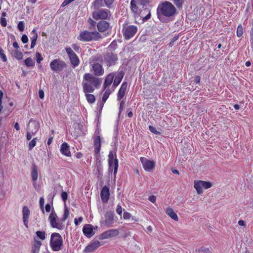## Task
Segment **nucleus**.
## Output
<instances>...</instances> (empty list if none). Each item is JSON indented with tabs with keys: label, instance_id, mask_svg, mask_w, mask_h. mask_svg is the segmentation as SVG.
Wrapping results in <instances>:
<instances>
[{
	"label": "nucleus",
	"instance_id": "obj_1",
	"mask_svg": "<svg viewBox=\"0 0 253 253\" xmlns=\"http://www.w3.org/2000/svg\"><path fill=\"white\" fill-rule=\"evenodd\" d=\"M102 83V79L95 77L90 73H85L83 76L82 86L84 93L93 92Z\"/></svg>",
	"mask_w": 253,
	"mask_h": 253
},
{
	"label": "nucleus",
	"instance_id": "obj_2",
	"mask_svg": "<svg viewBox=\"0 0 253 253\" xmlns=\"http://www.w3.org/2000/svg\"><path fill=\"white\" fill-rule=\"evenodd\" d=\"M149 0H131L130 8L135 17L142 16L148 11Z\"/></svg>",
	"mask_w": 253,
	"mask_h": 253
},
{
	"label": "nucleus",
	"instance_id": "obj_3",
	"mask_svg": "<svg viewBox=\"0 0 253 253\" xmlns=\"http://www.w3.org/2000/svg\"><path fill=\"white\" fill-rule=\"evenodd\" d=\"M102 38L101 35L97 31L89 32L84 30L80 33L77 39L83 42L97 41Z\"/></svg>",
	"mask_w": 253,
	"mask_h": 253
},
{
	"label": "nucleus",
	"instance_id": "obj_4",
	"mask_svg": "<svg viewBox=\"0 0 253 253\" xmlns=\"http://www.w3.org/2000/svg\"><path fill=\"white\" fill-rule=\"evenodd\" d=\"M49 245L54 252L61 250L63 246V241L61 235L57 232L52 233L50 236Z\"/></svg>",
	"mask_w": 253,
	"mask_h": 253
},
{
	"label": "nucleus",
	"instance_id": "obj_5",
	"mask_svg": "<svg viewBox=\"0 0 253 253\" xmlns=\"http://www.w3.org/2000/svg\"><path fill=\"white\" fill-rule=\"evenodd\" d=\"M160 10L161 13L164 16L168 17L174 15L176 10L174 6L171 2L168 1H165L162 3Z\"/></svg>",
	"mask_w": 253,
	"mask_h": 253
},
{
	"label": "nucleus",
	"instance_id": "obj_6",
	"mask_svg": "<svg viewBox=\"0 0 253 253\" xmlns=\"http://www.w3.org/2000/svg\"><path fill=\"white\" fill-rule=\"evenodd\" d=\"M48 221L51 227L59 230L64 229L65 226L61 219H59L54 211H52L48 217Z\"/></svg>",
	"mask_w": 253,
	"mask_h": 253
},
{
	"label": "nucleus",
	"instance_id": "obj_7",
	"mask_svg": "<svg viewBox=\"0 0 253 253\" xmlns=\"http://www.w3.org/2000/svg\"><path fill=\"white\" fill-rule=\"evenodd\" d=\"M137 31V27L136 26L130 25L127 24H124L122 29L124 37L126 40H129L132 38Z\"/></svg>",
	"mask_w": 253,
	"mask_h": 253
},
{
	"label": "nucleus",
	"instance_id": "obj_8",
	"mask_svg": "<svg viewBox=\"0 0 253 253\" xmlns=\"http://www.w3.org/2000/svg\"><path fill=\"white\" fill-rule=\"evenodd\" d=\"M65 51L68 55L71 64L74 68L78 66L80 63V59L76 53L70 47L65 48Z\"/></svg>",
	"mask_w": 253,
	"mask_h": 253
},
{
	"label": "nucleus",
	"instance_id": "obj_9",
	"mask_svg": "<svg viewBox=\"0 0 253 253\" xmlns=\"http://www.w3.org/2000/svg\"><path fill=\"white\" fill-rule=\"evenodd\" d=\"M92 16L96 20L109 19L111 16V13L109 10L103 9L94 11L93 12Z\"/></svg>",
	"mask_w": 253,
	"mask_h": 253
},
{
	"label": "nucleus",
	"instance_id": "obj_10",
	"mask_svg": "<svg viewBox=\"0 0 253 253\" xmlns=\"http://www.w3.org/2000/svg\"><path fill=\"white\" fill-rule=\"evenodd\" d=\"M50 67L52 71L59 72L66 67V64L64 61L60 59H54L50 62Z\"/></svg>",
	"mask_w": 253,
	"mask_h": 253
},
{
	"label": "nucleus",
	"instance_id": "obj_11",
	"mask_svg": "<svg viewBox=\"0 0 253 253\" xmlns=\"http://www.w3.org/2000/svg\"><path fill=\"white\" fill-rule=\"evenodd\" d=\"M99 131L96 130L94 133V135L93 137V145L94 147V152L96 155H98L100 153L101 149V138L99 135Z\"/></svg>",
	"mask_w": 253,
	"mask_h": 253
},
{
	"label": "nucleus",
	"instance_id": "obj_12",
	"mask_svg": "<svg viewBox=\"0 0 253 253\" xmlns=\"http://www.w3.org/2000/svg\"><path fill=\"white\" fill-rule=\"evenodd\" d=\"M140 160L145 171H151L154 169L155 167L154 161H150L143 157H140Z\"/></svg>",
	"mask_w": 253,
	"mask_h": 253
},
{
	"label": "nucleus",
	"instance_id": "obj_13",
	"mask_svg": "<svg viewBox=\"0 0 253 253\" xmlns=\"http://www.w3.org/2000/svg\"><path fill=\"white\" fill-rule=\"evenodd\" d=\"M119 234L118 229H110L103 232L99 236L100 240H105L109 238L117 236Z\"/></svg>",
	"mask_w": 253,
	"mask_h": 253
},
{
	"label": "nucleus",
	"instance_id": "obj_14",
	"mask_svg": "<svg viewBox=\"0 0 253 253\" xmlns=\"http://www.w3.org/2000/svg\"><path fill=\"white\" fill-rule=\"evenodd\" d=\"M114 214L113 212H107L104 215L105 219L101 222V224L107 227H112L114 223Z\"/></svg>",
	"mask_w": 253,
	"mask_h": 253
},
{
	"label": "nucleus",
	"instance_id": "obj_15",
	"mask_svg": "<svg viewBox=\"0 0 253 253\" xmlns=\"http://www.w3.org/2000/svg\"><path fill=\"white\" fill-rule=\"evenodd\" d=\"M40 124L36 121L30 120L27 126L28 131L31 132L32 135H35L39 130Z\"/></svg>",
	"mask_w": 253,
	"mask_h": 253
},
{
	"label": "nucleus",
	"instance_id": "obj_16",
	"mask_svg": "<svg viewBox=\"0 0 253 253\" xmlns=\"http://www.w3.org/2000/svg\"><path fill=\"white\" fill-rule=\"evenodd\" d=\"M93 74L95 76H101L104 73V68L102 65L98 63H93L92 65Z\"/></svg>",
	"mask_w": 253,
	"mask_h": 253
},
{
	"label": "nucleus",
	"instance_id": "obj_17",
	"mask_svg": "<svg viewBox=\"0 0 253 253\" xmlns=\"http://www.w3.org/2000/svg\"><path fill=\"white\" fill-rule=\"evenodd\" d=\"M30 214V211L27 206H24L22 208V218L24 225L28 228L29 218Z\"/></svg>",
	"mask_w": 253,
	"mask_h": 253
},
{
	"label": "nucleus",
	"instance_id": "obj_18",
	"mask_svg": "<svg viewBox=\"0 0 253 253\" xmlns=\"http://www.w3.org/2000/svg\"><path fill=\"white\" fill-rule=\"evenodd\" d=\"M101 246L99 241L95 240L92 241L88 246L84 249V252L92 253Z\"/></svg>",
	"mask_w": 253,
	"mask_h": 253
},
{
	"label": "nucleus",
	"instance_id": "obj_19",
	"mask_svg": "<svg viewBox=\"0 0 253 253\" xmlns=\"http://www.w3.org/2000/svg\"><path fill=\"white\" fill-rule=\"evenodd\" d=\"M117 60V55L112 53L107 54L105 57V61L108 66L115 65Z\"/></svg>",
	"mask_w": 253,
	"mask_h": 253
},
{
	"label": "nucleus",
	"instance_id": "obj_20",
	"mask_svg": "<svg viewBox=\"0 0 253 253\" xmlns=\"http://www.w3.org/2000/svg\"><path fill=\"white\" fill-rule=\"evenodd\" d=\"M108 165L109 172L112 173L113 171L114 178H116L119 167L118 160L116 159L113 162H108Z\"/></svg>",
	"mask_w": 253,
	"mask_h": 253
},
{
	"label": "nucleus",
	"instance_id": "obj_21",
	"mask_svg": "<svg viewBox=\"0 0 253 253\" xmlns=\"http://www.w3.org/2000/svg\"><path fill=\"white\" fill-rule=\"evenodd\" d=\"M110 197L109 189L106 186H104L102 188L100 192V197L102 202L107 203Z\"/></svg>",
	"mask_w": 253,
	"mask_h": 253
},
{
	"label": "nucleus",
	"instance_id": "obj_22",
	"mask_svg": "<svg viewBox=\"0 0 253 253\" xmlns=\"http://www.w3.org/2000/svg\"><path fill=\"white\" fill-rule=\"evenodd\" d=\"M83 232L86 237L90 238L94 234L93 226L91 224H85L83 228Z\"/></svg>",
	"mask_w": 253,
	"mask_h": 253
},
{
	"label": "nucleus",
	"instance_id": "obj_23",
	"mask_svg": "<svg viewBox=\"0 0 253 253\" xmlns=\"http://www.w3.org/2000/svg\"><path fill=\"white\" fill-rule=\"evenodd\" d=\"M96 26L98 31L102 33L110 28V23L105 20H101L97 23Z\"/></svg>",
	"mask_w": 253,
	"mask_h": 253
},
{
	"label": "nucleus",
	"instance_id": "obj_24",
	"mask_svg": "<svg viewBox=\"0 0 253 253\" xmlns=\"http://www.w3.org/2000/svg\"><path fill=\"white\" fill-rule=\"evenodd\" d=\"M127 86V83L126 82H124L122 84L117 94V99L118 100H121L124 97L126 90Z\"/></svg>",
	"mask_w": 253,
	"mask_h": 253
},
{
	"label": "nucleus",
	"instance_id": "obj_25",
	"mask_svg": "<svg viewBox=\"0 0 253 253\" xmlns=\"http://www.w3.org/2000/svg\"><path fill=\"white\" fill-rule=\"evenodd\" d=\"M60 151L61 154L63 155H65L67 157L71 156L70 147L67 143L64 142L61 144Z\"/></svg>",
	"mask_w": 253,
	"mask_h": 253
},
{
	"label": "nucleus",
	"instance_id": "obj_26",
	"mask_svg": "<svg viewBox=\"0 0 253 253\" xmlns=\"http://www.w3.org/2000/svg\"><path fill=\"white\" fill-rule=\"evenodd\" d=\"M114 78V74L113 73H110L106 76L103 84V90H105L108 87H109L112 84Z\"/></svg>",
	"mask_w": 253,
	"mask_h": 253
},
{
	"label": "nucleus",
	"instance_id": "obj_27",
	"mask_svg": "<svg viewBox=\"0 0 253 253\" xmlns=\"http://www.w3.org/2000/svg\"><path fill=\"white\" fill-rule=\"evenodd\" d=\"M41 246L42 242L41 241L35 240L32 246L31 253H39Z\"/></svg>",
	"mask_w": 253,
	"mask_h": 253
},
{
	"label": "nucleus",
	"instance_id": "obj_28",
	"mask_svg": "<svg viewBox=\"0 0 253 253\" xmlns=\"http://www.w3.org/2000/svg\"><path fill=\"white\" fill-rule=\"evenodd\" d=\"M124 76V73L123 71L119 72L114 80L113 85L115 87L117 86L120 84Z\"/></svg>",
	"mask_w": 253,
	"mask_h": 253
},
{
	"label": "nucleus",
	"instance_id": "obj_29",
	"mask_svg": "<svg viewBox=\"0 0 253 253\" xmlns=\"http://www.w3.org/2000/svg\"><path fill=\"white\" fill-rule=\"evenodd\" d=\"M31 176L33 182H36L38 179V167L34 164L31 170Z\"/></svg>",
	"mask_w": 253,
	"mask_h": 253
},
{
	"label": "nucleus",
	"instance_id": "obj_30",
	"mask_svg": "<svg viewBox=\"0 0 253 253\" xmlns=\"http://www.w3.org/2000/svg\"><path fill=\"white\" fill-rule=\"evenodd\" d=\"M166 213L175 221H178V218L176 213L172 209L168 208L166 209Z\"/></svg>",
	"mask_w": 253,
	"mask_h": 253
},
{
	"label": "nucleus",
	"instance_id": "obj_31",
	"mask_svg": "<svg viewBox=\"0 0 253 253\" xmlns=\"http://www.w3.org/2000/svg\"><path fill=\"white\" fill-rule=\"evenodd\" d=\"M31 35H33V36L31 38V48H33L36 45V42H37V40L38 39V34L36 32V30L35 29H33L32 31Z\"/></svg>",
	"mask_w": 253,
	"mask_h": 253
},
{
	"label": "nucleus",
	"instance_id": "obj_32",
	"mask_svg": "<svg viewBox=\"0 0 253 253\" xmlns=\"http://www.w3.org/2000/svg\"><path fill=\"white\" fill-rule=\"evenodd\" d=\"M202 185L201 180L194 181V187L199 194L203 192V186H202Z\"/></svg>",
	"mask_w": 253,
	"mask_h": 253
},
{
	"label": "nucleus",
	"instance_id": "obj_33",
	"mask_svg": "<svg viewBox=\"0 0 253 253\" xmlns=\"http://www.w3.org/2000/svg\"><path fill=\"white\" fill-rule=\"evenodd\" d=\"M89 92L84 93L85 94L87 102L89 103H93L95 101V96L92 94L89 93Z\"/></svg>",
	"mask_w": 253,
	"mask_h": 253
},
{
	"label": "nucleus",
	"instance_id": "obj_34",
	"mask_svg": "<svg viewBox=\"0 0 253 253\" xmlns=\"http://www.w3.org/2000/svg\"><path fill=\"white\" fill-rule=\"evenodd\" d=\"M105 90V92H104L102 98V101L103 103H104L107 100L108 97H109L110 94H111V91L110 89L109 88L106 89Z\"/></svg>",
	"mask_w": 253,
	"mask_h": 253
},
{
	"label": "nucleus",
	"instance_id": "obj_35",
	"mask_svg": "<svg viewBox=\"0 0 253 253\" xmlns=\"http://www.w3.org/2000/svg\"><path fill=\"white\" fill-rule=\"evenodd\" d=\"M24 63L27 67H33L35 66V61L31 58H27L25 61Z\"/></svg>",
	"mask_w": 253,
	"mask_h": 253
},
{
	"label": "nucleus",
	"instance_id": "obj_36",
	"mask_svg": "<svg viewBox=\"0 0 253 253\" xmlns=\"http://www.w3.org/2000/svg\"><path fill=\"white\" fill-rule=\"evenodd\" d=\"M103 0H94L92 2L94 8L98 9L103 6Z\"/></svg>",
	"mask_w": 253,
	"mask_h": 253
},
{
	"label": "nucleus",
	"instance_id": "obj_37",
	"mask_svg": "<svg viewBox=\"0 0 253 253\" xmlns=\"http://www.w3.org/2000/svg\"><path fill=\"white\" fill-rule=\"evenodd\" d=\"M70 214L69 210L66 206L65 207L64 214L61 218L62 221L64 222L69 217Z\"/></svg>",
	"mask_w": 253,
	"mask_h": 253
},
{
	"label": "nucleus",
	"instance_id": "obj_38",
	"mask_svg": "<svg viewBox=\"0 0 253 253\" xmlns=\"http://www.w3.org/2000/svg\"><path fill=\"white\" fill-rule=\"evenodd\" d=\"M36 235L42 240H44L45 239L46 233L44 231H38L36 232Z\"/></svg>",
	"mask_w": 253,
	"mask_h": 253
},
{
	"label": "nucleus",
	"instance_id": "obj_39",
	"mask_svg": "<svg viewBox=\"0 0 253 253\" xmlns=\"http://www.w3.org/2000/svg\"><path fill=\"white\" fill-rule=\"evenodd\" d=\"M14 56L18 60H21L23 58V54L19 50H15L14 51Z\"/></svg>",
	"mask_w": 253,
	"mask_h": 253
},
{
	"label": "nucleus",
	"instance_id": "obj_40",
	"mask_svg": "<svg viewBox=\"0 0 253 253\" xmlns=\"http://www.w3.org/2000/svg\"><path fill=\"white\" fill-rule=\"evenodd\" d=\"M237 36L238 37H242L243 35V28L241 25H239L238 26L237 32H236Z\"/></svg>",
	"mask_w": 253,
	"mask_h": 253
},
{
	"label": "nucleus",
	"instance_id": "obj_41",
	"mask_svg": "<svg viewBox=\"0 0 253 253\" xmlns=\"http://www.w3.org/2000/svg\"><path fill=\"white\" fill-rule=\"evenodd\" d=\"M37 139V137L34 138L30 142L29 144V149L30 150H31L36 145Z\"/></svg>",
	"mask_w": 253,
	"mask_h": 253
},
{
	"label": "nucleus",
	"instance_id": "obj_42",
	"mask_svg": "<svg viewBox=\"0 0 253 253\" xmlns=\"http://www.w3.org/2000/svg\"><path fill=\"white\" fill-rule=\"evenodd\" d=\"M0 58L1 59L3 62H5L7 61V58L5 54L4 53V51L2 48L0 46Z\"/></svg>",
	"mask_w": 253,
	"mask_h": 253
},
{
	"label": "nucleus",
	"instance_id": "obj_43",
	"mask_svg": "<svg viewBox=\"0 0 253 253\" xmlns=\"http://www.w3.org/2000/svg\"><path fill=\"white\" fill-rule=\"evenodd\" d=\"M201 183L202 184V186H203V188L205 189H208L212 186L211 183L209 181H204L201 180Z\"/></svg>",
	"mask_w": 253,
	"mask_h": 253
},
{
	"label": "nucleus",
	"instance_id": "obj_44",
	"mask_svg": "<svg viewBox=\"0 0 253 253\" xmlns=\"http://www.w3.org/2000/svg\"><path fill=\"white\" fill-rule=\"evenodd\" d=\"M72 47L73 49L78 53H79L81 51V48L80 45L77 43H74L72 45Z\"/></svg>",
	"mask_w": 253,
	"mask_h": 253
},
{
	"label": "nucleus",
	"instance_id": "obj_45",
	"mask_svg": "<svg viewBox=\"0 0 253 253\" xmlns=\"http://www.w3.org/2000/svg\"><path fill=\"white\" fill-rule=\"evenodd\" d=\"M36 61L37 63L41 64L42 61L43 60V57L41 53L40 52H37L36 54Z\"/></svg>",
	"mask_w": 253,
	"mask_h": 253
},
{
	"label": "nucleus",
	"instance_id": "obj_46",
	"mask_svg": "<svg viewBox=\"0 0 253 253\" xmlns=\"http://www.w3.org/2000/svg\"><path fill=\"white\" fill-rule=\"evenodd\" d=\"M114 0H103L105 5L109 8L111 7Z\"/></svg>",
	"mask_w": 253,
	"mask_h": 253
},
{
	"label": "nucleus",
	"instance_id": "obj_47",
	"mask_svg": "<svg viewBox=\"0 0 253 253\" xmlns=\"http://www.w3.org/2000/svg\"><path fill=\"white\" fill-rule=\"evenodd\" d=\"M147 12H148V13L145 16H140L141 17H142V21L143 22L147 21L148 19L150 18L151 13L149 9ZM147 13V12H145V13Z\"/></svg>",
	"mask_w": 253,
	"mask_h": 253
},
{
	"label": "nucleus",
	"instance_id": "obj_48",
	"mask_svg": "<svg viewBox=\"0 0 253 253\" xmlns=\"http://www.w3.org/2000/svg\"><path fill=\"white\" fill-rule=\"evenodd\" d=\"M18 30L21 31L23 32L24 30V23L23 21H20L17 26Z\"/></svg>",
	"mask_w": 253,
	"mask_h": 253
},
{
	"label": "nucleus",
	"instance_id": "obj_49",
	"mask_svg": "<svg viewBox=\"0 0 253 253\" xmlns=\"http://www.w3.org/2000/svg\"><path fill=\"white\" fill-rule=\"evenodd\" d=\"M39 203H40V208H41V210H42V212L44 213V209H43V206H44V200L43 197H41L40 198Z\"/></svg>",
	"mask_w": 253,
	"mask_h": 253
},
{
	"label": "nucleus",
	"instance_id": "obj_50",
	"mask_svg": "<svg viewBox=\"0 0 253 253\" xmlns=\"http://www.w3.org/2000/svg\"><path fill=\"white\" fill-rule=\"evenodd\" d=\"M68 193L66 192H62L61 196L62 200L65 203L68 199Z\"/></svg>",
	"mask_w": 253,
	"mask_h": 253
},
{
	"label": "nucleus",
	"instance_id": "obj_51",
	"mask_svg": "<svg viewBox=\"0 0 253 253\" xmlns=\"http://www.w3.org/2000/svg\"><path fill=\"white\" fill-rule=\"evenodd\" d=\"M116 159H118L116 157L114 158L112 152H110L109 154L108 155V162H110L111 161L113 162V161L115 160Z\"/></svg>",
	"mask_w": 253,
	"mask_h": 253
},
{
	"label": "nucleus",
	"instance_id": "obj_52",
	"mask_svg": "<svg viewBox=\"0 0 253 253\" xmlns=\"http://www.w3.org/2000/svg\"><path fill=\"white\" fill-rule=\"evenodd\" d=\"M3 95V93L1 90H0V113H1L3 109V106L2 105V98Z\"/></svg>",
	"mask_w": 253,
	"mask_h": 253
},
{
	"label": "nucleus",
	"instance_id": "obj_53",
	"mask_svg": "<svg viewBox=\"0 0 253 253\" xmlns=\"http://www.w3.org/2000/svg\"><path fill=\"white\" fill-rule=\"evenodd\" d=\"M0 23L2 27L6 26L7 21L6 18H5L4 17H1L0 19Z\"/></svg>",
	"mask_w": 253,
	"mask_h": 253
},
{
	"label": "nucleus",
	"instance_id": "obj_54",
	"mask_svg": "<svg viewBox=\"0 0 253 253\" xmlns=\"http://www.w3.org/2000/svg\"><path fill=\"white\" fill-rule=\"evenodd\" d=\"M131 216V214L127 211H125L124 212L123 218L125 219H129L130 218Z\"/></svg>",
	"mask_w": 253,
	"mask_h": 253
},
{
	"label": "nucleus",
	"instance_id": "obj_55",
	"mask_svg": "<svg viewBox=\"0 0 253 253\" xmlns=\"http://www.w3.org/2000/svg\"><path fill=\"white\" fill-rule=\"evenodd\" d=\"M116 212L118 214H119L120 215H122V213L123 212V210H122V208L121 205H117V208H116Z\"/></svg>",
	"mask_w": 253,
	"mask_h": 253
},
{
	"label": "nucleus",
	"instance_id": "obj_56",
	"mask_svg": "<svg viewBox=\"0 0 253 253\" xmlns=\"http://www.w3.org/2000/svg\"><path fill=\"white\" fill-rule=\"evenodd\" d=\"M250 43L252 45H253V27L251 28V31L250 32Z\"/></svg>",
	"mask_w": 253,
	"mask_h": 253
},
{
	"label": "nucleus",
	"instance_id": "obj_57",
	"mask_svg": "<svg viewBox=\"0 0 253 253\" xmlns=\"http://www.w3.org/2000/svg\"><path fill=\"white\" fill-rule=\"evenodd\" d=\"M83 220V218L82 216L79 217L78 218H76L74 219V223L76 226H77L78 225L79 222H82Z\"/></svg>",
	"mask_w": 253,
	"mask_h": 253
},
{
	"label": "nucleus",
	"instance_id": "obj_58",
	"mask_svg": "<svg viewBox=\"0 0 253 253\" xmlns=\"http://www.w3.org/2000/svg\"><path fill=\"white\" fill-rule=\"evenodd\" d=\"M21 41L24 43H27L28 42V37L26 35H23L21 37Z\"/></svg>",
	"mask_w": 253,
	"mask_h": 253
},
{
	"label": "nucleus",
	"instance_id": "obj_59",
	"mask_svg": "<svg viewBox=\"0 0 253 253\" xmlns=\"http://www.w3.org/2000/svg\"><path fill=\"white\" fill-rule=\"evenodd\" d=\"M149 129L151 131V132H152L154 133H155V134H157L158 133V131L157 130V129L155 127L151 126H149Z\"/></svg>",
	"mask_w": 253,
	"mask_h": 253
},
{
	"label": "nucleus",
	"instance_id": "obj_60",
	"mask_svg": "<svg viewBox=\"0 0 253 253\" xmlns=\"http://www.w3.org/2000/svg\"><path fill=\"white\" fill-rule=\"evenodd\" d=\"M148 199L152 203H155L156 201V197L154 195H152L149 197Z\"/></svg>",
	"mask_w": 253,
	"mask_h": 253
},
{
	"label": "nucleus",
	"instance_id": "obj_61",
	"mask_svg": "<svg viewBox=\"0 0 253 253\" xmlns=\"http://www.w3.org/2000/svg\"><path fill=\"white\" fill-rule=\"evenodd\" d=\"M124 101H122L120 103V107H119V113H121V112L123 111V108H124Z\"/></svg>",
	"mask_w": 253,
	"mask_h": 253
},
{
	"label": "nucleus",
	"instance_id": "obj_62",
	"mask_svg": "<svg viewBox=\"0 0 253 253\" xmlns=\"http://www.w3.org/2000/svg\"><path fill=\"white\" fill-rule=\"evenodd\" d=\"M39 95L40 98L42 99L44 97V93L42 90H40L39 91Z\"/></svg>",
	"mask_w": 253,
	"mask_h": 253
},
{
	"label": "nucleus",
	"instance_id": "obj_63",
	"mask_svg": "<svg viewBox=\"0 0 253 253\" xmlns=\"http://www.w3.org/2000/svg\"><path fill=\"white\" fill-rule=\"evenodd\" d=\"M200 77L199 76H196L194 80V82L195 84H198L200 83Z\"/></svg>",
	"mask_w": 253,
	"mask_h": 253
},
{
	"label": "nucleus",
	"instance_id": "obj_64",
	"mask_svg": "<svg viewBox=\"0 0 253 253\" xmlns=\"http://www.w3.org/2000/svg\"><path fill=\"white\" fill-rule=\"evenodd\" d=\"M45 209L46 212H49L51 210V207L49 204H47L45 205Z\"/></svg>",
	"mask_w": 253,
	"mask_h": 253
}]
</instances>
